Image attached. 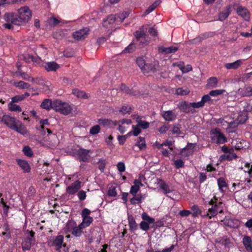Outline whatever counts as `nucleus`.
<instances>
[{"instance_id": "1", "label": "nucleus", "mask_w": 252, "mask_h": 252, "mask_svg": "<svg viewBox=\"0 0 252 252\" xmlns=\"http://www.w3.org/2000/svg\"><path fill=\"white\" fill-rule=\"evenodd\" d=\"M32 17V12L26 6L21 7L18 10V15L13 13H5L3 19L6 23L2 27L8 30L13 29V25L22 26L26 24Z\"/></svg>"}, {"instance_id": "2", "label": "nucleus", "mask_w": 252, "mask_h": 252, "mask_svg": "<svg viewBox=\"0 0 252 252\" xmlns=\"http://www.w3.org/2000/svg\"><path fill=\"white\" fill-rule=\"evenodd\" d=\"M1 122L10 129L15 130L23 135H27L29 131L26 127L15 118L9 115H4L1 118Z\"/></svg>"}, {"instance_id": "3", "label": "nucleus", "mask_w": 252, "mask_h": 252, "mask_svg": "<svg viewBox=\"0 0 252 252\" xmlns=\"http://www.w3.org/2000/svg\"><path fill=\"white\" fill-rule=\"evenodd\" d=\"M73 109V106L68 103L59 99L54 100L53 109L56 112L64 115H68L71 113Z\"/></svg>"}, {"instance_id": "4", "label": "nucleus", "mask_w": 252, "mask_h": 252, "mask_svg": "<svg viewBox=\"0 0 252 252\" xmlns=\"http://www.w3.org/2000/svg\"><path fill=\"white\" fill-rule=\"evenodd\" d=\"M216 200V198L214 197V199L210 200L209 204L212 205V206L208 210L206 214L201 215L202 217L208 218L210 219L212 217L217 216L218 213H221L222 212L223 210L221 202H220L217 203Z\"/></svg>"}, {"instance_id": "5", "label": "nucleus", "mask_w": 252, "mask_h": 252, "mask_svg": "<svg viewBox=\"0 0 252 252\" xmlns=\"http://www.w3.org/2000/svg\"><path fill=\"white\" fill-rule=\"evenodd\" d=\"M136 63L138 66L144 73H148L151 71L154 72L158 69V63L156 62L153 63H146L142 57H138L136 60Z\"/></svg>"}, {"instance_id": "6", "label": "nucleus", "mask_w": 252, "mask_h": 252, "mask_svg": "<svg viewBox=\"0 0 252 252\" xmlns=\"http://www.w3.org/2000/svg\"><path fill=\"white\" fill-rule=\"evenodd\" d=\"M120 24L118 22V18L116 14H111L103 20V26L108 30H113L116 25Z\"/></svg>"}, {"instance_id": "7", "label": "nucleus", "mask_w": 252, "mask_h": 252, "mask_svg": "<svg viewBox=\"0 0 252 252\" xmlns=\"http://www.w3.org/2000/svg\"><path fill=\"white\" fill-rule=\"evenodd\" d=\"M211 138L214 142L218 144H222L226 141V138L224 134L218 129H212L210 132Z\"/></svg>"}, {"instance_id": "8", "label": "nucleus", "mask_w": 252, "mask_h": 252, "mask_svg": "<svg viewBox=\"0 0 252 252\" xmlns=\"http://www.w3.org/2000/svg\"><path fill=\"white\" fill-rule=\"evenodd\" d=\"M34 235V232L32 231L28 232L26 239L22 243V248L24 251L29 250L34 244L35 240Z\"/></svg>"}, {"instance_id": "9", "label": "nucleus", "mask_w": 252, "mask_h": 252, "mask_svg": "<svg viewBox=\"0 0 252 252\" xmlns=\"http://www.w3.org/2000/svg\"><path fill=\"white\" fill-rule=\"evenodd\" d=\"M89 29L87 28H85L74 32L72 34V37L76 40H83L89 34Z\"/></svg>"}, {"instance_id": "10", "label": "nucleus", "mask_w": 252, "mask_h": 252, "mask_svg": "<svg viewBox=\"0 0 252 252\" xmlns=\"http://www.w3.org/2000/svg\"><path fill=\"white\" fill-rule=\"evenodd\" d=\"M75 225L76 224L74 221H69L66 224V226L68 228H72V234L76 237H79L82 234V229L84 228H81L80 224L78 226H76Z\"/></svg>"}, {"instance_id": "11", "label": "nucleus", "mask_w": 252, "mask_h": 252, "mask_svg": "<svg viewBox=\"0 0 252 252\" xmlns=\"http://www.w3.org/2000/svg\"><path fill=\"white\" fill-rule=\"evenodd\" d=\"M63 237L62 235H59L53 239L52 241H50L49 244L51 246L55 247L57 250H59L62 246L64 247H66V244L63 243Z\"/></svg>"}, {"instance_id": "12", "label": "nucleus", "mask_w": 252, "mask_h": 252, "mask_svg": "<svg viewBox=\"0 0 252 252\" xmlns=\"http://www.w3.org/2000/svg\"><path fill=\"white\" fill-rule=\"evenodd\" d=\"M134 36L136 40L142 44H147L149 42L150 39L148 36L143 32L136 31L134 33Z\"/></svg>"}, {"instance_id": "13", "label": "nucleus", "mask_w": 252, "mask_h": 252, "mask_svg": "<svg viewBox=\"0 0 252 252\" xmlns=\"http://www.w3.org/2000/svg\"><path fill=\"white\" fill-rule=\"evenodd\" d=\"M222 221L225 225L232 228H237L240 225V221L237 219L225 218Z\"/></svg>"}, {"instance_id": "14", "label": "nucleus", "mask_w": 252, "mask_h": 252, "mask_svg": "<svg viewBox=\"0 0 252 252\" xmlns=\"http://www.w3.org/2000/svg\"><path fill=\"white\" fill-rule=\"evenodd\" d=\"M237 94L240 96H252V87L245 86L240 88L237 91Z\"/></svg>"}, {"instance_id": "15", "label": "nucleus", "mask_w": 252, "mask_h": 252, "mask_svg": "<svg viewBox=\"0 0 252 252\" xmlns=\"http://www.w3.org/2000/svg\"><path fill=\"white\" fill-rule=\"evenodd\" d=\"M81 182L77 181L68 186L66 189V191L70 194H74L80 189Z\"/></svg>"}, {"instance_id": "16", "label": "nucleus", "mask_w": 252, "mask_h": 252, "mask_svg": "<svg viewBox=\"0 0 252 252\" xmlns=\"http://www.w3.org/2000/svg\"><path fill=\"white\" fill-rule=\"evenodd\" d=\"M242 243L247 252H252V239L250 236H244Z\"/></svg>"}, {"instance_id": "17", "label": "nucleus", "mask_w": 252, "mask_h": 252, "mask_svg": "<svg viewBox=\"0 0 252 252\" xmlns=\"http://www.w3.org/2000/svg\"><path fill=\"white\" fill-rule=\"evenodd\" d=\"M131 123V121L130 120H123L121 121L118 122L117 123H115L114 125L115 126H118V130L120 131V132L121 133H124L125 132L126 130V127L125 126H123V125L126 124L127 125H130Z\"/></svg>"}, {"instance_id": "18", "label": "nucleus", "mask_w": 252, "mask_h": 252, "mask_svg": "<svg viewBox=\"0 0 252 252\" xmlns=\"http://www.w3.org/2000/svg\"><path fill=\"white\" fill-rule=\"evenodd\" d=\"M243 60H238L233 63H226L224 64V67L227 69H236L243 64Z\"/></svg>"}, {"instance_id": "19", "label": "nucleus", "mask_w": 252, "mask_h": 252, "mask_svg": "<svg viewBox=\"0 0 252 252\" xmlns=\"http://www.w3.org/2000/svg\"><path fill=\"white\" fill-rule=\"evenodd\" d=\"M18 164L25 172L29 173L31 171V167L29 163L25 160L17 159L16 160Z\"/></svg>"}, {"instance_id": "20", "label": "nucleus", "mask_w": 252, "mask_h": 252, "mask_svg": "<svg viewBox=\"0 0 252 252\" xmlns=\"http://www.w3.org/2000/svg\"><path fill=\"white\" fill-rule=\"evenodd\" d=\"M237 12L239 15L243 17L245 20H249L250 13L245 7L242 6L238 7L237 8Z\"/></svg>"}, {"instance_id": "21", "label": "nucleus", "mask_w": 252, "mask_h": 252, "mask_svg": "<svg viewBox=\"0 0 252 252\" xmlns=\"http://www.w3.org/2000/svg\"><path fill=\"white\" fill-rule=\"evenodd\" d=\"M90 153V150L84 149H80L77 151V154L80 158V159L84 161H87L90 156L89 154Z\"/></svg>"}, {"instance_id": "22", "label": "nucleus", "mask_w": 252, "mask_h": 252, "mask_svg": "<svg viewBox=\"0 0 252 252\" xmlns=\"http://www.w3.org/2000/svg\"><path fill=\"white\" fill-rule=\"evenodd\" d=\"M178 48L175 46L168 47H160L158 48V52L165 54L174 53L178 50Z\"/></svg>"}, {"instance_id": "23", "label": "nucleus", "mask_w": 252, "mask_h": 252, "mask_svg": "<svg viewBox=\"0 0 252 252\" xmlns=\"http://www.w3.org/2000/svg\"><path fill=\"white\" fill-rule=\"evenodd\" d=\"M44 67L48 71H56L60 67V65L54 62L46 63Z\"/></svg>"}, {"instance_id": "24", "label": "nucleus", "mask_w": 252, "mask_h": 252, "mask_svg": "<svg viewBox=\"0 0 252 252\" xmlns=\"http://www.w3.org/2000/svg\"><path fill=\"white\" fill-rule=\"evenodd\" d=\"M178 107L180 110L185 113H189L192 111V109L190 108V103H188L186 101L179 102L178 104Z\"/></svg>"}, {"instance_id": "25", "label": "nucleus", "mask_w": 252, "mask_h": 252, "mask_svg": "<svg viewBox=\"0 0 252 252\" xmlns=\"http://www.w3.org/2000/svg\"><path fill=\"white\" fill-rule=\"evenodd\" d=\"M163 118L168 121L174 120L176 118V115L172 111H164L162 113Z\"/></svg>"}, {"instance_id": "26", "label": "nucleus", "mask_w": 252, "mask_h": 252, "mask_svg": "<svg viewBox=\"0 0 252 252\" xmlns=\"http://www.w3.org/2000/svg\"><path fill=\"white\" fill-rule=\"evenodd\" d=\"M163 181L157 178H153L150 183V186L151 188L154 189H156L160 187V185L162 183Z\"/></svg>"}, {"instance_id": "27", "label": "nucleus", "mask_w": 252, "mask_h": 252, "mask_svg": "<svg viewBox=\"0 0 252 252\" xmlns=\"http://www.w3.org/2000/svg\"><path fill=\"white\" fill-rule=\"evenodd\" d=\"M54 101H52L50 99H45L41 103L40 106L43 109L47 110H50L51 109H53Z\"/></svg>"}, {"instance_id": "28", "label": "nucleus", "mask_w": 252, "mask_h": 252, "mask_svg": "<svg viewBox=\"0 0 252 252\" xmlns=\"http://www.w3.org/2000/svg\"><path fill=\"white\" fill-rule=\"evenodd\" d=\"M230 8L229 7H226L222 12L219 14L218 20L222 21L226 19L230 13Z\"/></svg>"}, {"instance_id": "29", "label": "nucleus", "mask_w": 252, "mask_h": 252, "mask_svg": "<svg viewBox=\"0 0 252 252\" xmlns=\"http://www.w3.org/2000/svg\"><path fill=\"white\" fill-rule=\"evenodd\" d=\"M93 220L92 217L83 218L82 222L80 224L81 228H85L89 226Z\"/></svg>"}, {"instance_id": "30", "label": "nucleus", "mask_w": 252, "mask_h": 252, "mask_svg": "<svg viewBox=\"0 0 252 252\" xmlns=\"http://www.w3.org/2000/svg\"><path fill=\"white\" fill-rule=\"evenodd\" d=\"M117 188L116 185H110L108 189V195L112 197L116 196L117 195Z\"/></svg>"}, {"instance_id": "31", "label": "nucleus", "mask_w": 252, "mask_h": 252, "mask_svg": "<svg viewBox=\"0 0 252 252\" xmlns=\"http://www.w3.org/2000/svg\"><path fill=\"white\" fill-rule=\"evenodd\" d=\"M130 14V11L127 10L122 12L120 14H116L118 18V22H119L120 24L122 23L123 21Z\"/></svg>"}, {"instance_id": "32", "label": "nucleus", "mask_w": 252, "mask_h": 252, "mask_svg": "<svg viewBox=\"0 0 252 252\" xmlns=\"http://www.w3.org/2000/svg\"><path fill=\"white\" fill-rule=\"evenodd\" d=\"M72 93L73 94L79 98H87L88 96L86 94L82 91H80L78 89H73L72 90Z\"/></svg>"}, {"instance_id": "33", "label": "nucleus", "mask_w": 252, "mask_h": 252, "mask_svg": "<svg viewBox=\"0 0 252 252\" xmlns=\"http://www.w3.org/2000/svg\"><path fill=\"white\" fill-rule=\"evenodd\" d=\"M218 83L216 77H211L208 81L207 86L209 88H215L217 87Z\"/></svg>"}, {"instance_id": "34", "label": "nucleus", "mask_w": 252, "mask_h": 252, "mask_svg": "<svg viewBox=\"0 0 252 252\" xmlns=\"http://www.w3.org/2000/svg\"><path fill=\"white\" fill-rule=\"evenodd\" d=\"M218 185L220 190L222 192H223L226 189V183L223 178H220L218 179Z\"/></svg>"}, {"instance_id": "35", "label": "nucleus", "mask_w": 252, "mask_h": 252, "mask_svg": "<svg viewBox=\"0 0 252 252\" xmlns=\"http://www.w3.org/2000/svg\"><path fill=\"white\" fill-rule=\"evenodd\" d=\"M12 101L8 104V107L9 109L11 111H18L21 112L22 111L21 108L18 105L14 104Z\"/></svg>"}, {"instance_id": "36", "label": "nucleus", "mask_w": 252, "mask_h": 252, "mask_svg": "<svg viewBox=\"0 0 252 252\" xmlns=\"http://www.w3.org/2000/svg\"><path fill=\"white\" fill-rule=\"evenodd\" d=\"M136 122L137 123V125L141 127L143 129H146L149 126V123H148V122H147L146 121L142 120L139 117H138L137 118Z\"/></svg>"}, {"instance_id": "37", "label": "nucleus", "mask_w": 252, "mask_h": 252, "mask_svg": "<svg viewBox=\"0 0 252 252\" xmlns=\"http://www.w3.org/2000/svg\"><path fill=\"white\" fill-rule=\"evenodd\" d=\"M14 85L16 87L21 89H29L30 87V85L29 84L21 81L15 82Z\"/></svg>"}, {"instance_id": "38", "label": "nucleus", "mask_w": 252, "mask_h": 252, "mask_svg": "<svg viewBox=\"0 0 252 252\" xmlns=\"http://www.w3.org/2000/svg\"><path fill=\"white\" fill-rule=\"evenodd\" d=\"M146 180V178L143 174L140 173L138 175V177L137 179L134 180L133 183L138 184L141 185V187L144 186L143 182L146 183L145 181Z\"/></svg>"}, {"instance_id": "39", "label": "nucleus", "mask_w": 252, "mask_h": 252, "mask_svg": "<svg viewBox=\"0 0 252 252\" xmlns=\"http://www.w3.org/2000/svg\"><path fill=\"white\" fill-rule=\"evenodd\" d=\"M190 91L187 88H179L176 91V94L178 95H184L189 94Z\"/></svg>"}, {"instance_id": "40", "label": "nucleus", "mask_w": 252, "mask_h": 252, "mask_svg": "<svg viewBox=\"0 0 252 252\" xmlns=\"http://www.w3.org/2000/svg\"><path fill=\"white\" fill-rule=\"evenodd\" d=\"M137 146L139 147V148L140 150H143L145 149L146 147V144L145 138L141 137H139L138 138V140L137 143Z\"/></svg>"}, {"instance_id": "41", "label": "nucleus", "mask_w": 252, "mask_h": 252, "mask_svg": "<svg viewBox=\"0 0 252 252\" xmlns=\"http://www.w3.org/2000/svg\"><path fill=\"white\" fill-rule=\"evenodd\" d=\"M216 242L221 245L228 246L230 243V240L226 237H223L218 238Z\"/></svg>"}, {"instance_id": "42", "label": "nucleus", "mask_w": 252, "mask_h": 252, "mask_svg": "<svg viewBox=\"0 0 252 252\" xmlns=\"http://www.w3.org/2000/svg\"><path fill=\"white\" fill-rule=\"evenodd\" d=\"M98 122L100 125L107 127L111 126L113 124L112 121L108 119H99Z\"/></svg>"}, {"instance_id": "43", "label": "nucleus", "mask_w": 252, "mask_h": 252, "mask_svg": "<svg viewBox=\"0 0 252 252\" xmlns=\"http://www.w3.org/2000/svg\"><path fill=\"white\" fill-rule=\"evenodd\" d=\"M132 109L133 108L129 105H124L120 110V112L123 114H129Z\"/></svg>"}, {"instance_id": "44", "label": "nucleus", "mask_w": 252, "mask_h": 252, "mask_svg": "<svg viewBox=\"0 0 252 252\" xmlns=\"http://www.w3.org/2000/svg\"><path fill=\"white\" fill-rule=\"evenodd\" d=\"M225 92V90L223 89L212 90L209 92V95L212 96H217L223 94Z\"/></svg>"}, {"instance_id": "45", "label": "nucleus", "mask_w": 252, "mask_h": 252, "mask_svg": "<svg viewBox=\"0 0 252 252\" xmlns=\"http://www.w3.org/2000/svg\"><path fill=\"white\" fill-rule=\"evenodd\" d=\"M134 185L131 186L130 190V193L132 194L133 196H135L136 193L139 191L140 187H141V185L133 183Z\"/></svg>"}, {"instance_id": "46", "label": "nucleus", "mask_w": 252, "mask_h": 252, "mask_svg": "<svg viewBox=\"0 0 252 252\" xmlns=\"http://www.w3.org/2000/svg\"><path fill=\"white\" fill-rule=\"evenodd\" d=\"M159 188L162 189L164 194H167L172 192V190L169 189L168 186L163 181L161 185H160Z\"/></svg>"}, {"instance_id": "47", "label": "nucleus", "mask_w": 252, "mask_h": 252, "mask_svg": "<svg viewBox=\"0 0 252 252\" xmlns=\"http://www.w3.org/2000/svg\"><path fill=\"white\" fill-rule=\"evenodd\" d=\"M131 133V132H128L127 134L122 136H118L117 138L119 141V143L120 145H123L126 142V138L128 137L129 135H130Z\"/></svg>"}, {"instance_id": "48", "label": "nucleus", "mask_w": 252, "mask_h": 252, "mask_svg": "<svg viewBox=\"0 0 252 252\" xmlns=\"http://www.w3.org/2000/svg\"><path fill=\"white\" fill-rule=\"evenodd\" d=\"M23 152L26 156L30 157H32L33 155L32 149L29 146H25L23 149Z\"/></svg>"}, {"instance_id": "49", "label": "nucleus", "mask_w": 252, "mask_h": 252, "mask_svg": "<svg viewBox=\"0 0 252 252\" xmlns=\"http://www.w3.org/2000/svg\"><path fill=\"white\" fill-rule=\"evenodd\" d=\"M48 23L49 25L55 26L60 23V21L54 17H51L48 19Z\"/></svg>"}, {"instance_id": "50", "label": "nucleus", "mask_w": 252, "mask_h": 252, "mask_svg": "<svg viewBox=\"0 0 252 252\" xmlns=\"http://www.w3.org/2000/svg\"><path fill=\"white\" fill-rule=\"evenodd\" d=\"M142 218L144 220L147 221L149 224L154 223L155 220L154 218H151L148 216L145 213L142 214Z\"/></svg>"}, {"instance_id": "51", "label": "nucleus", "mask_w": 252, "mask_h": 252, "mask_svg": "<svg viewBox=\"0 0 252 252\" xmlns=\"http://www.w3.org/2000/svg\"><path fill=\"white\" fill-rule=\"evenodd\" d=\"M247 119L246 113H243L242 114H240L237 118V121L239 123L243 124L245 122Z\"/></svg>"}, {"instance_id": "52", "label": "nucleus", "mask_w": 252, "mask_h": 252, "mask_svg": "<svg viewBox=\"0 0 252 252\" xmlns=\"http://www.w3.org/2000/svg\"><path fill=\"white\" fill-rule=\"evenodd\" d=\"M191 210L192 211V216L194 217H196L198 215L201 213L200 210L199 209L198 206L196 205H193L191 207Z\"/></svg>"}, {"instance_id": "53", "label": "nucleus", "mask_w": 252, "mask_h": 252, "mask_svg": "<svg viewBox=\"0 0 252 252\" xmlns=\"http://www.w3.org/2000/svg\"><path fill=\"white\" fill-rule=\"evenodd\" d=\"M183 73H186L192 70V68L190 64H187L185 66V64L180 69Z\"/></svg>"}, {"instance_id": "54", "label": "nucleus", "mask_w": 252, "mask_h": 252, "mask_svg": "<svg viewBox=\"0 0 252 252\" xmlns=\"http://www.w3.org/2000/svg\"><path fill=\"white\" fill-rule=\"evenodd\" d=\"M142 197L141 195H138L137 196H134L133 198L130 200V203L132 204L139 203L141 201Z\"/></svg>"}, {"instance_id": "55", "label": "nucleus", "mask_w": 252, "mask_h": 252, "mask_svg": "<svg viewBox=\"0 0 252 252\" xmlns=\"http://www.w3.org/2000/svg\"><path fill=\"white\" fill-rule=\"evenodd\" d=\"M135 49V45L133 43H131L125 49V50L123 51V52H124V53H131L134 51Z\"/></svg>"}, {"instance_id": "56", "label": "nucleus", "mask_w": 252, "mask_h": 252, "mask_svg": "<svg viewBox=\"0 0 252 252\" xmlns=\"http://www.w3.org/2000/svg\"><path fill=\"white\" fill-rule=\"evenodd\" d=\"M129 226L130 229L132 231H134L137 229V224L135 220L133 219L129 220Z\"/></svg>"}, {"instance_id": "57", "label": "nucleus", "mask_w": 252, "mask_h": 252, "mask_svg": "<svg viewBox=\"0 0 252 252\" xmlns=\"http://www.w3.org/2000/svg\"><path fill=\"white\" fill-rule=\"evenodd\" d=\"M221 158L222 159H227L228 160H232L233 158H237V156L236 154L232 153L231 155L230 154H225L221 156Z\"/></svg>"}, {"instance_id": "58", "label": "nucleus", "mask_w": 252, "mask_h": 252, "mask_svg": "<svg viewBox=\"0 0 252 252\" xmlns=\"http://www.w3.org/2000/svg\"><path fill=\"white\" fill-rule=\"evenodd\" d=\"M244 170L245 172H248L250 176L252 177V165L248 163H245Z\"/></svg>"}, {"instance_id": "59", "label": "nucleus", "mask_w": 252, "mask_h": 252, "mask_svg": "<svg viewBox=\"0 0 252 252\" xmlns=\"http://www.w3.org/2000/svg\"><path fill=\"white\" fill-rule=\"evenodd\" d=\"M181 126L178 124L174 125L172 130V133L173 134H180L181 133Z\"/></svg>"}, {"instance_id": "60", "label": "nucleus", "mask_w": 252, "mask_h": 252, "mask_svg": "<svg viewBox=\"0 0 252 252\" xmlns=\"http://www.w3.org/2000/svg\"><path fill=\"white\" fill-rule=\"evenodd\" d=\"M100 131V127L98 125H95L90 128V132L92 134H95Z\"/></svg>"}, {"instance_id": "61", "label": "nucleus", "mask_w": 252, "mask_h": 252, "mask_svg": "<svg viewBox=\"0 0 252 252\" xmlns=\"http://www.w3.org/2000/svg\"><path fill=\"white\" fill-rule=\"evenodd\" d=\"M24 100V97L22 95H17L11 98L13 102L18 103Z\"/></svg>"}, {"instance_id": "62", "label": "nucleus", "mask_w": 252, "mask_h": 252, "mask_svg": "<svg viewBox=\"0 0 252 252\" xmlns=\"http://www.w3.org/2000/svg\"><path fill=\"white\" fill-rule=\"evenodd\" d=\"M30 81L32 82L33 84L40 85H42L43 84V79L41 77H37L36 78L31 77Z\"/></svg>"}, {"instance_id": "63", "label": "nucleus", "mask_w": 252, "mask_h": 252, "mask_svg": "<svg viewBox=\"0 0 252 252\" xmlns=\"http://www.w3.org/2000/svg\"><path fill=\"white\" fill-rule=\"evenodd\" d=\"M77 196L80 200H84L86 198V192L83 190H80L77 194Z\"/></svg>"}, {"instance_id": "64", "label": "nucleus", "mask_w": 252, "mask_h": 252, "mask_svg": "<svg viewBox=\"0 0 252 252\" xmlns=\"http://www.w3.org/2000/svg\"><path fill=\"white\" fill-rule=\"evenodd\" d=\"M140 227L142 230L147 231L149 229V224L145 221H142L140 223Z\"/></svg>"}]
</instances>
